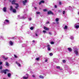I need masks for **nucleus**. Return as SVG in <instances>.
<instances>
[{
    "mask_svg": "<svg viewBox=\"0 0 79 79\" xmlns=\"http://www.w3.org/2000/svg\"><path fill=\"white\" fill-rule=\"evenodd\" d=\"M14 57H15V58H17L18 56H16V55H14Z\"/></svg>",
    "mask_w": 79,
    "mask_h": 79,
    "instance_id": "obj_41",
    "label": "nucleus"
},
{
    "mask_svg": "<svg viewBox=\"0 0 79 79\" xmlns=\"http://www.w3.org/2000/svg\"><path fill=\"white\" fill-rule=\"evenodd\" d=\"M73 51H74L75 54H76V55H78V52H77V51L76 50Z\"/></svg>",
    "mask_w": 79,
    "mask_h": 79,
    "instance_id": "obj_10",
    "label": "nucleus"
},
{
    "mask_svg": "<svg viewBox=\"0 0 79 79\" xmlns=\"http://www.w3.org/2000/svg\"><path fill=\"white\" fill-rule=\"evenodd\" d=\"M8 57H6L4 58V59L5 60H8Z\"/></svg>",
    "mask_w": 79,
    "mask_h": 79,
    "instance_id": "obj_38",
    "label": "nucleus"
},
{
    "mask_svg": "<svg viewBox=\"0 0 79 79\" xmlns=\"http://www.w3.org/2000/svg\"><path fill=\"white\" fill-rule=\"evenodd\" d=\"M78 14L79 15V12H78Z\"/></svg>",
    "mask_w": 79,
    "mask_h": 79,
    "instance_id": "obj_59",
    "label": "nucleus"
},
{
    "mask_svg": "<svg viewBox=\"0 0 79 79\" xmlns=\"http://www.w3.org/2000/svg\"><path fill=\"white\" fill-rule=\"evenodd\" d=\"M39 77L40 78H41V79H44V77L41 75H40L39 76Z\"/></svg>",
    "mask_w": 79,
    "mask_h": 79,
    "instance_id": "obj_18",
    "label": "nucleus"
},
{
    "mask_svg": "<svg viewBox=\"0 0 79 79\" xmlns=\"http://www.w3.org/2000/svg\"><path fill=\"white\" fill-rule=\"evenodd\" d=\"M69 9L70 10H72V7H70L69 6Z\"/></svg>",
    "mask_w": 79,
    "mask_h": 79,
    "instance_id": "obj_30",
    "label": "nucleus"
},
{
    "mask_svg": "<svg viewBox=\"0 0 79 79\" xmlns=\"http://www.w3.org/2000/svg\"><path fill=\"white\" fill-rule=\"evenodd\" d=\"M32 77H35V75H32Z\"/></svg>",
    "mask_w": 79,
    "mask_h": 79,
    "instance_id": "obj_46",
    "label": "nucleus"
},
{
    "mask_svg": "<svg viewBox=\"0 0 79 79\" xmlns=\"http://www.w3.org/2000/svg\"><path fill=\"white\" fill-rule=\"evenodd\" d=\"M6 65L7 66H9V64H8V63L7 62H6Z\"/></svg>",
    "mask_w": 79,
    "mask_h": 79,
    "instance_id": "obj_22",
    "label": "nucleus"
},
{
    "mask_svg": "<svg viewBox=\"0 0 79 79\" xmlns=\"http://www.w3.org/2000/svg\"><path fill=\"white\" fill-rule=\"evenodd\" d=\"M3 79H6V78H4Z\"/></svg>",
    "mask_w": 79,
    "mask_h": 79,
    "instance_id": "obj_62",
    "label": "nucleus"
},
{
    "mask_svg": "<svg viewBox=\"0 0 79 79\" xmlns=\"http://www.w3.org/2000/svg\"><path fill=\"white\" fill-rule=\"evenodd\" d=\"M19 43H21L22 42V41L21 40L20 41H19Z\"/></svg>",
    "mask_w": 79,
    "mask_h": 79,
    "instance_id": "obj_51",
    "label": "nucleus"
},
{
    "mask_svg": "<svg viewBox=\"0 0 79 79\" xmlns=\"http://www.w3.org/2000/svg\"><path fill=\"white\" fill-rule=\"evenodd\" d=\"M59 4L60 5H61V2H59Z\"/></svg>",
    "mask_w": 79,
    "mask_h": 79,
    "instance_id": "obj_52",
    "label": "nucleus"
},
{
    "mask_svg": "<svg viewBox=\"0 0 79 79\" xmlns=\"http://www.w3.org/2000/svg\"><path fill=\"white\" fill-rule=\"evenodd\" d=\"M63 62H64V63H66V60H63Z\"/></svg>",
    "mask_w": 79,
    "mask_h": 79,
    "instance_id": "obj_34",
    "label": "nucleus"
},
{
    "mask_svg": "<svg viewBox=\"0 0 79 79\" xmlns=\"http://www.w3.org/2000/svg\"><path fill=\"white\" fill-rule=\"evenodd\" d=\"M20 62H22V61H21V60H20Z\"/></svg>",
    "mask_w": 79,
    "mask_h": 79,
    "instance_id": "obj_60",
    "label": "nucleus"
},
{
    "mask_svg": "<svg viewBox=\"0 0 79 79\" xmlns=\"http://www.w3.org/2000/svg\"><path fill=\"white\" fill-rule=\"evenodd\" d=\"M26 18V17L25 16V15L20 17V15H18V19H25Z\"/></svg>",
    "mask_w": 79,
    "mask_h": 79,
    "instance_id": "obj_3",
    "label": "nucleus"
},
{
    "mask_svg": "<svg viewBox=\"0 0 79 79\" xmlns=\"http://www.w3.org/2000/svg\"><path fill=\"white\" fill-rule=\"evenodd\" d=\"M57 69H60V70H62V69H60V67L57 66L56 67Z\"/></svg>",
    "mask_w": 79,
    "mask_h": 79,
    "instance_id": "obj_21",
    "label": "nucleus"
},
{
    "mask_svg": "<svg viewBox=\"0 0 79 79\" xmlns=\"http://www.w3.org/2000/svg\"><path fill=\"white\" fill-rule=\"evenodd\" d=\"M47 45L46 46V47L48 48V51H50L51 48H50V45L48 44L47 43Z\"/></svg>",
    "mask_w": 79,
    "mask_h": 79,
    "instance_id": "obj_5",
    "label": "nucleus"
},
{
    "mask_svg": "<svg viewBox=\"0 0 79 79\" xmlns=\"http://www.w3.org/2000/svg\"><path fill=\"white\" fill-rule=\"evenodd\" d=\"M58 23H59L58 22H57V24H58Z\"/></svg>",
    "mask_w": 79,
    "mask_h": 79,
    "instance_id": "obj_61",
    "label": "nucleus"
},
{
    "mask_svg": "<svg viewBox=\"0 0 79 79\" xmlns=\"http://www.w3.org/2000/svg\"><path fill=\"white\" fill-rule=\"evenodd\" d=\"M48 34H49V35H52V32H49Z\"/></svg>",
    "mask_w": 79,
    "mask_h": 79,
    "instance_id": "obj_36",
    "label": "nucleus"
},
{
    "mask_svg": "<svg viewBox=\"0 0 79 79\" xmlns=\"http://www.w3.org/2000/svg\"><path fill=\"white\" fill-rule=\"evenodd\" d=\"M49 55L50 56H53V53H49Z\"/></svg>",
    "mask_w": 79,
    "mask_h": 79,
    "instance_id": "obj_29",
    "label": "nucleus"
},
{
    "mask_svg": "<svg viewBox=\"0 0 79 79\" xmlns=\"http://www.w3.org/2000/svg\"><path fill=\"white\" fill-rule=\"evenodd\" d=\"M11 74L10 73H8L7 74V76L9 77H11Z\"/></svg>",
    "mask_w": 79,
    "mask_h": 79,
    "instance_id": "obj_17",
    "label": "nucleus"
},
{
    "mask_svg": "<svg viewBox=\"0 0 79 79\" xmlns=\"http://www.w3.org/2000/svg\"><path fill=\"white\" fill-rule=\"evenodd\" d=\"M43 11L44 12H45V11H47V10L46 9H43Z\"/></svg>",
    "mask_w": 79,
    "mask_h": 79,
    "instance_id": "obj_32",
    "label": "nucleus"
},
{
    "mask_svg": "<svg viewBox=\"0 0 79 79\" xmlns=\"http://www.w3.org/2000/svg\"><path fill=\"white\" fill-rule=\"evenodd\" d=\"M16 2V1L15 0H13L11 2L12 5H15L17 6L15 7L16 9H18V7H19V5L18 4L15 3Z\"/></svg>",
    "mask_w": 79,
    "mask_h": 79,
    "instance_id": "obj_1",
    "label": "nucleus"
},
{
    "mask_svg": "<svg viewBox=\"0 0 79 79\" xmlns=\"http://www.w3.org/2000/svg\"><path fill=\"white\" fill-rule=\"evenodd\" d=\"M16 64H17L19 66H21V64H19V63H18V62L16 61Z\"/></svg>",
    "mask_w": 79,
    "mask_h": 79,
    "instance_id": "obj_19",
    "label": "nucleus"
},
{
    "mask_svg": "<svg viewBox=\"0 0 79 79\" xmlns=\"http://www.w3.org/2000/svg\"><path fill=\"white\" fill-rule=\"evenodd\" d=\"M28 19L29 20V21H31V18H29Z\"/></svg>",
    "mask_w": 79,
    "mask_h": 79,
    "instance_id": "obj_43",
    "label": "nucleus"
},
{
    "mask_svg": "<svg viewBox=\"0 0 79 79\" xmlns=\"http://www.w3.org/2000/svg\"><path fill=\"white\" fill-rule=\"evenodd\" d=\"M31 30H33L34 29V27H31L30 28Z\"/></svg>",
    "mask_w": 79,
    "mask_h": 79,
    "instance_id": "obj_31",
    "label": "nucleus"
},
{
    "mask_svg": "<svg viewBox=\"0 0 79 79\" xmlns=\"http://www.w3.org/2000/svg\"><path fill=\"white\" fill-rule=\"evenodd\" d=\"M19 39H21L22 38V37H20V38H19Z\"/></svg>",
    "mask_w": 79,
    "mask_h": 79,
    "instance_id": "obj_58",
    "label": "nucleus"
},
{
    "mask_svg": "<svg viewBox=\"0 0 79 79\" xmlns=\"http://www.w3.org/2000/svg\"><path fill=\"white\" fill-rule=\"evenodd\" d=\"M26 11H27V10H26L24 11V12H25H25H26Z\"/></svg>",
    "mask_w": 79,
    "mask_h": 79,
    "instance_id": "obj_57",
    "label": "nucleus"
},
{
    "mask_svg": "<svg viewBox=\"0 0 79 79\" xmlns=\"http://www.w3.org/2000/svg\"><path fill=\"white\" fill-rule=\"evenodd\" d=\"M54 24H55V23H53Z\"/></svg>",
    "mask_w": 79,
    "mask_h": 79,
    "instance_id": "obj_64",
    "label": "nucleus"
},
{
    "mask_svg": "<svg viewBox=\"0 0 79 79\" xmlns=\"http://www.w3.org/2000/svg\"><path fill=\"white\" fill-rule=\"evenodd\" d=\"M55 8H57V5H55Z\"/></svg>",
    "mask_w": 79,
    "mask_h": 79,
    "instance_id": "obj_45",
    "label": "nucleus"
},
{
    "mask_svg": "<svg viewBox=\"0 0 79 79\" xmlns=\"http://www.w3.org/2000/svg\"><path fill=\"white\" fill-rule=\"evenodd\" d=\"M32 42H33V43H35V41L34 40H33L32 41Z\"/></svg>",
    "mask_w": 79,
    "mask_h": 79,
    "instance_id": "obj_50",
    "label": "nucleus"
},
{
    "mask_svg": "<svg viewBox=\"0 0 79 79\" xmlns=\"http://www.w3.org/2000/svg\"><path fill=\"white\" fill-rule=\"evenodd\" d=\"M3 63L2 62H0V65H2V64Z\"/></svg>",
    "mask_w": 79,
    "mask_h": 79,
    "instance_id": "obj_42",
    "label": "nucleus"
},
{
    "mask_svg": "<svg viewBox=\"0 0 79 79\" xmlns=\"http://www.w3.org/2000/svg\"><path fill=\"white\" fill-rule=\"evenodd\" d=\"M74 27L76 29H78L79 28V23H76L75 24Z\"/></svg>",
    "mask_w": 79,
    "mask_h": 79,
    "instance_id": "obj_4",
    "label": "nucleus"
},
{
    "mask_svg": "<svg viewBox=\"0 0 79 79\" xmlns=\"http://www.w3.org/2000/svg\"><path fill=\"white\" fill-rule=\"evenodd\" d=\"M51 44H54V42H53V41H51Z\"/></svg>",
    "mask_w": 79,
    "mask_h": 79,
    "instance_id": "obj_33",
    "label": "nucleus"
},
{
    "mask_svg": "<svg viewBox=\"0 0 79 79\" xmlns=\"http://www.w3.org/2000/svg\"><path fill=\"white\" fill-rule=\"evenodd\" d=\"M56 21L57 22H58V21H59V19L58 18H56Z\"/></svg>",
    "mask_w": 79,
    "mask_h": 79,
    "instance_id": "obj_26",
    "label": "nucleus"
},
{
    "mask_svg": "<svg viewBox=\"0 0 79 79\" xmlns=\"http://www.w3.org/2000/svg\"><path fill=\"white\" fill-rule=\"evenodd\" d=\"M40 13V12H36V14L37 15H39Z\"/></svg>",
    "mask_w": 79,
    "mask_h": 79,
    "instance_id": "obj_27",
    "label": "nucleus"
},
{
    "mask_svg": "<svg viewBox=\"0 0 79 79\" xmlns=\"http://www.w3.org/2000/svg\"><path fill=\"white\" fill-rule=\"evenodd\" d=\"M0 39H3V37L2 36H0Z\"/></svg>",
    "mask_w": 79,
    "mask_h": 79,
    "instance_id": "obj_28",
    "label": "nucleus"
},
{
    "mask_svg": "<svg viewBox=\"0 0 79 79\" xmlns=\"http://www.w3.org/2000/svg\"><path fill=\"white\" fill-rule=\"evenodd\" d=\"M2 66L1 65L0 66V69H2Z\"/></svg>",
    "mask_w": 79,
    "mask_h": 79,
    "instance_id": "obj_37",
    "label": "nucleus"
},
{
    "mask_svg": "<svg viewBox=\"0 0 79 79\" xmlns=\"http://www.w3.org/2000/svg\"><path fill=\"white\" fill-rule=\"evenodd\" d=\"M34 8H35V10H36L37 9V7H34Z\"/></svg>",
    "mask_w": 79,
    "mask_h": 79,
    "instance_id": "obj_53",
    "label": "nucleus"
},
{
    "mask_svg": "<svg viewBox=\"0 0 79 79\" xmlns=\"http://www.w3.org/2000/svg\"><path fill=\"white\" fill-rule=\"evenodd\" d=\"M44 29L46 31H48V30H49V28L48 27H44Z\"/></svg>",
    "mask_w": 79,
    "mask_h": 79,
    "instance_id": "obj_12",
    "label": "nucleus"
},
{
    "mask_svg": "<svg viewBox=\"0 0 79 79\" xmlns=\"http://www.w3.org/2000/svg\"><path fill=\"white\" fill-rule=\"evenodd\" d=\"M9 44L11 46H12L13 45V43L11 41H10L9 42Z\"/></svg>",
    "mask_w": 79,
    "mask_h": 79,
    "instance_id": "obj_14",
    "label": "nucleus"
},
{
    "mask_svg": "<svg viewBox=\"0 0 79 79\" xmlns=\"http://www.w3.org/2000/svg\"><path fill=\"white\" fill-rule=\"evenodd\" d=\"M27 0H25V1H23V3L24 5H26V3H27Z\"/></svg>",
    "mask_w": 79,
    "mask_h": 79,
    "instance_id": "obj_13",
    "label": "nucleus"
},
{
    "mask_svg": "<svg viewBox=\"0 0 79 79\" xmlns=\"http://www.w3.org/2000/svg\"><path fill=\"white\" fill-rule=\"evenodd\" d=\"M48 61V60L47 59L45 60V62H47Z\"/></svg>",
    "mask_w": 79,
    "mask_h": 79,
    "instance_id": "obj_49",
    "label": "nucleus"
},
{
    "mask_svg": "<svg viewBox=\"0 0 79 79\" xmlns=\"http://www.w3.org/2000/svg\"><path fill=\"white\" fill-rule=\"evenodd\" d=\"M48 15H53V13L52 12V11L50 10L49 11H48Z\"/></svg>",
    "mask_w": 79,
    "mask_h": 79,
    "instance_id": "obj_7",
    "label": "nucleus"
},
{
    "mask_svg": "<svg viewBox=\"0 0 79 79\" xmlns=\"http://www.w3.org/2000/svg\"><path fill=\"white\" fill-rule=\"evenodd\" d=\"M28 41H26V43L27 44H28Z\"/></svg>",
    "mask_w": 79,
    "mask_h": 79,
    "instance_id": "obj_54",
    "label": "nucleus"
},
{
    "mask_svg": "<svg viewBox=\"0 0 79 79\" xmlns=\"http://www.w3.org/2000/svg\"><path fill=\"white\" fill-rule=\"evenodd\" d=\"M45 1L44 0H41L40 1V2H39V5H41V3H44Z\"/></svg>",
    "mask_w": 79,
    "mask_h": 79,
    "instance_id": "obj_8",
    "label": "nucleus"
},
{
    "mask_svg": "<svg viewBox=\"0 0 79 79\" xmlns=\"http://www.w3.org/2000/svg\"><path fill=\"white\" fill-rule=\"evenodd\" d=\"M68 50L69 52H71V51H72V50H71V48H68Z\"/></svg>",
    "mask_w": 79,
    "mask_h": 79,
    "instance_id": "obj_24",
    "label": "nucleus"
},
{
    "mask_svg": "<svg viewBox=\"0 0 79 79\" xmlns=\"http://www.w3.org/2000/svg\"><path fill=\"white\" fill-rule=\"evenodd\" d=\"M2 58H4V59H5V56H3L2 57Z\"/></svg>",
    "mask_w": 79,
    "mask_h": 79,
    "instance_id": "obj_56",
    "label": "nucleus"
},
{
    "mask_svg": "<svg viewBox=\"0 0 79 79\" xmlns=\"http://www.w3.org/2000/svg\"><path fill=\"white\" fill-rule=\"evenodd\" d=\"M36 60H37V61H38L39 60V58H37L36 59Z\"/></svg>",
    "mask_w": 79,
    "mask_h": 79,
    "instance_id": "obj_35",
    "label": "nucleus"
},
{
    "mask_svg": "<svg viewBox=\"0 0 79 79\" xmlns=\"http://www.w3.org/2000/svg\"><path fill=\"white\" fill-rule=\"evenodd\" d=\"M12 11V12L14 13H16V9H13V10Z\"/></svg>",
    "mask_w": 79,
    "mask_h": 79,
    "instance_id": "obj_16",
    "label": "nucleus"
},
{
    "mask_svg": "<svg viewBox=\"0 0 79 79\" xmlns=\"http://www.w3.org/2000/svg\"><path fill=\"white\" fill-rule=\"evenodd\" d=\"M6 72H9V73L10 70H8L7 69H6L5 70V69L2 70L1 71L0 73H4V74H6Z\"/></svg>",
    "mask_w": 79,
    "mask_h": 79,
    "instance_id": "obj_2",
    "label": "nucleus"
},
{
    "mask_svg": "<svg viewBox=\"0 0 79 79\" xmlns=\"http://www.w3.org/2000/svg\"><path fill=\"white\" fill-rule=\"evenodd\" d=\"M58 12H61V10H58Z\"/></svg>",
    "mask_w": 79,
    "mask_h": 79,
    "instance_id": "obj_55",
    "label": "nucleus"
},
{
    "mask_svg": "<svg viewBox=\"0 0 79 79\" xmlns=\"http://www.w3.org/2000/svg\"><path fill=\"white\" fill-rule=\"evenodd\" d=\"M3 11L4 12H6V7H4L3 8Z\"/></svg>",
    "mask_w": 79,
    "mask_h": 79,
    "instance_id": "obj_11",
    "label": "nucleus"
},
{
    "mask_svg": "<svg viewBox=\"0 0 79 79\" xmlns=\"http://www.w3.org/2000/svg\"><path fill=\"white\" fill-rule=\"evenodd\" d=\"M35 36H38V35H37V33H35Z\"/></svg>",
    "mask_w": 79,
    "mask_h": 79,
    "instance_id": "obj_39",
    "label": "nucleus"
},
{
    "mask_svg": "<svg viewBox=\"0 0 79 79\" xmlns=\"http://www.w3.org/2000/svg\"><path fill=\"white\" fill-rule=\"evenodd\" d=\"M23 46H27L26 44H23Z\"/></svg>",
    "mask_w": 79,
    "mask_h": 79,
    "instance_id": "obj_44",
    "label": "nucleus"
},
{
    "mask_svg": "<svg viewBox=\"0 0 79 79\" xmlns=\"http://www.w3.org/2000/svg\"><path fill=\"white\" fill-rule=\"evenodd\" d=\"M43 32H44V33H45L46 32V31L45 30H43Z\"/></svg>",
    "mask_w": 79,
    "mask_h": 79,
    "instance_id": "obj_48",
    "label": "nucleus"
},
{
    "mask_svg": "<svg viewBox=\"0 0 79 79\" xmlns=\"http://www.w3.org/2000/svg\"><path fill=\"white\" fill-rule=\"evenodd\" d=\"M65 13V11H63V15H64Z\"/></svg>",
    "mask_w": 79,
    "mask_h": 79,
    "instance_id": "obj_40",
    "label": "nucleus"
},
{
    "mask_svg": "<svg viewBox=\"0 0 79 79\" xmlns=\"http://www.w3.org/2000/svg\"><path fill=\"white\" fill-rule=\"evenodd\" d=\"M73 51L76 50H77V47H76V46H74L73 47Z\"/></svg>",
    "mask_w": 79,
    "mask_h": 79,
    "instance_id": "obj_15",
    "label": "nucleus"
},
{
    "mask_svg": "<svg viewBox=\"0 0 79 79\" xmlns=\"http://www.w3.org/2000/svg\"><path fill=\"white\" fill-rule=\"evenodd\" d=\"M68 28V27L67 26H65L64 27V29H67Z\"/></svg>",
    "mask_w": 79,
    "mask_h": 79,
    "instance_id": "obj_25",
    "label": "nucleus"
},
{
    "mask_svg": "<svg viewBox=\"0 0 79 79\" xmlns=\"http://www.w3.org/2000/svg\"><path fill=\"white\" fill-rule=\"evenodd\" d=\"M65 10H66V8L65 9Z\"/></svg>",
    "mask_w": 79,
    "mask_h": 79,
    "instance_id": "obj_63",
    "label": "nucleus"
},
{
    "mask_svg": "<svg viewBox=\"0 0 79 79\" xmlns=\"http://www.w3.org/2000/svg\"><path fill=\"white\" fill-rule=\"evenodd\" d=\"M26 75L27 76V77H23V79H28V77H29V74H28L27 73L26 74Z\"/></svg>",
    "mask_w": 79,
    "mask_h": 79,
    "instance_id": "obj_6",
    "label": "nucleus"
},
{
    "mask_svg": "<svg viewBox=\"0 0 79 79\" xmlns=\"http://www.w3.org/2000/svg\"><path fill=\"white\" fill-rule=\"evenodd\" d=\"M49 23H50L49 22H47L46 23V24H49Z\"/></svg>",
    "mask_w": 79,
    "mask_h": 79,
    "instance_id": "obj_47",
    "label": "nucleus"
},
{
    "mask_svg": "<svg viewBox=\"0 0 79 79\" xmlns=\"http://www.w3.org/2000/svg\"><path fill=\"white\" fill-rule=\"evenodd\" d=\"M13 6H10V11H12L13 10Z\"/></svg>",
    "mask_w": 79,
    "mask_h": 79,
    "instance_id": "obj_20",
    "label": "nucleus"
},
{
    "mask_svg": "<svg viewBox=\"0 0 79 79\" xmlns=\"http://www.w3.org/2000/svg\"><path fill=\"white\" fill-rule=\"evenodd\" d=\"M70 39H71V40H73V39H74V37L71 36H70Z\"/></svg>",
    "mask_w": 79,
    "mask_h": 79,
    "instance_id": "obj_23",
    "label": "nucleus"
},
{
    "mask_svg": "<svg viewBox=\"0 0 79 79\" xmlns=\"http://www.w3.org/2000/svg\"><path fill=\"white\" fill-rule=\"evenodd\" d=\"M7 23H8V24H10V22H9V20H8L7 19H6L5 21L4 22V24H6V22Z\"/></svg>",
    "mask_w": 79,
    "mask_h": 79,
    "instance_id": "obj_9",
    "label": "nucleus"
}]
</instances>
